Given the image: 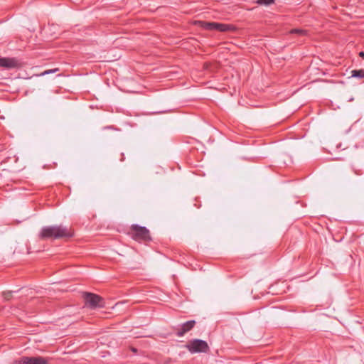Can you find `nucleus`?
Listing matches in <instances>:
<instances>
[{"mask_svg":"<svg viewBox=\"0 0 364 364\" xmlns=\"http://www.w3.org/2000/svg\"><path fill=\"white\" fill-rule=\"evenodd\" d=\"M58 70H59V68H54V69L46 70L44 72H43L41 74V75L43 76V75H48V74H50V73H54L55 72H58Z\"/></svg>","mask_w":364,"mask_h":364,"instance_id":"f8f14e48","label":"nucleus"},{"mask_svg":"<svg viewBox=\"0 0 364 364\" xmlns=\"http://www.w3.org/2000/svg\"><path fill=\"white\" fill-rule=\"evenodd\" d=\"M306 32V31L305 30L299 29V28H294L290 31L291 33L301 35V36L305 35Z\"/></svg>","mask_w":364,"mask_h":364,"instance_id":"9d476101","label":"nucleus"},{"mask_svg":"<svg viewBox=\"0 0 364 364\" xmlns=\"http://www.w3.org/2000/svg\"><path fill=\"white\" fill-rule=\"evenodd\" d=\"M85 305L91 309L103 306V299L101 296L90 292L83 293Z\"/></svg>","mask_w":364,"mask_h":364,"instance_id":"423d86ee","label":"nucleus"},{"mask_svg":"<svg viewBox=\"0 0 364 364\" xmlns=\"http://www.w3.org/2000/svg\"><path fill=\"white\" fill-rule=\"evenodd\" d=\"M195 325L196 321L190 320L178 326L175 328L176 336L178 337L183 336L186 333L189 332L191 329H193Z\"/></svg>","mask_w":364,"mask_h":364,"instance_id":"0eeeda50","label":"nucleus"},{"mask_svg":"<svg viewBox=\"0 0 364 364\" xmlns=\"http://www.w3.org/2000/svg\"><path fill=\"white\" fill-rule=\"evenodd\" d=\"M359 55L364 58V52L363 51L360 52Z\"/></svg>","mask_w":364,"mask_h":364,"instance_id":"2eb2a0df","label":"nucleus"},{"mask_svg":"<svg viewBox=\"0 0 364 364\" xmlns=\"http://www.w3.org/2000/svg\"><path fill=\"white\" fill-rule=\"evenodd\" d=\"M121 304V302H117V303H115V306H117L118 304Z\"/></svg>","mask_w":364,"mask_h":364,"instance_id":"f3484780","label":"nucleus"},{"mask_svg":"<svg viewBox=\"0 0 364 364\" xmlns=\"http://www.w3.org/2000/svg\"><path fill=\"white\" fill-rule=\"evenodd\" d=\"M185 348L192 354L207 353L210 349L205 341L198 338L189 341L186 344Z\"/></svg>","mask_w":364,"mask_h":364,"instance_id":"f03ea898","label":"nucleus"},{"mask_svg":"<svg viewBox=\"0 0 364 364\" xmlns=\"http://www.w3.org/2000/svg\"><path fill=\"white\" fill-rule=\"evenodd\" d=\"M196 23L199 24L203 28L209 31L215 30L221 32H226L235 30L234 26L230 24L200 21H197Z\"/></svg>","mask_w":364,"mask_h":364,"instance_id":"20e7f679","label":"nucleus"},{"mask_svg":"<svg viewBox=\"0 0 364 364\" xmlns=\"http://www.w3.org/2000/svg\"><path fill=\"white\" fill-rule=\"evenodd\" d=\"M132 350L134 352V353H136V348H132Z\"/></svg>","mask_w":364,"mask_h":364,"instance_id":"dca6fc26","label":"nucleus"},{"mask_svg":"<svg viewBox=\"0 0 364 364\" xmlns=\"http://www.w3.org/2000/svg\"><path fill=\"white\" fill-rule=\"evenodd\" d=\"M50 359L42 356H22L14 360L12 364H49Z\"/></svg>","mask_w":364,"mask_h":364,"instance_id":"39448f33","label":"nucleus"},{"mask_svg":"<svg viewBox=\"0 0 364 364\" xmlns=\"http://www.w3.org/2000/svg\"><path fill=\"white\" fill-rule=\"evenodd\" d=\"M351 76L360 79L364 78V70H353L351 71Z\"/></svg>","mask_w":364,"mask_h":364,"instance_id":"1a4fd4ad","label":"nucleus"},{"mask_svg":"<svg viewBox=\"0 0 364 364\" xmlns=\"http://www.w3.org/2000/svg\"><path fill=\"white\" fill-rule=\"evenodd\" d=\"M131 234L134 240L139 242H148L151 240L149 230L144 226L132 225L131 226Z\"/></svg>","mask_w":364,"mask_h":364,"instance_id":"7ed1b4c3","label":"nucleus"},{"mask_svg":"<svg viewBox=\"0 0 364 364\" xmlns=\"http://www.w3.org/2000/svg\"><path fill=\"white\" fill-rule=\"evenodd\" d=\"M353 171L354 172L355 174L358 175V176L362 174V173L360 171L356 170L355 168H353Z\"/></svg>","mask_w":364,"mask_h":364,"instance_id":"4468645a","label":"nucleus"},{"mask_svg":"<svg viewBox=\"0 0 364 364\" xmlns=\"http://www.w3.org/2000/svg\"><path fill=\"white\" fill-rule=\"evenodd\" d=\"M275 0H257V4L261 5H269L272 4Z\"/></svg>","mask_w":364,"mask_h":364,"instance_id":"9b49d317","label":"nucleus"},{"mask_svg":"<svg viewBox=\"0 0 364 364\" xmlns=\"http://www.w3.org/2000/svg\"><path fill=\"white\" fill-rule=\"evenodd\" d=\"M73 232L70 228L63 225H51L43 227L38 233L41 240H56L63 237H71Z\"/></svg>","mask_w":364,"mask_h":364,"instance_id":"f257e3e1","label":"nucleus"},{"mask_svg":"<svg viewBox=\"0 0 364 364\" xmlns=\"http://www.w3.org/2000/svg\"><path fill=\"white\" fill-rule=\"evenodd\" d=\"M21 63L15 58H0V67L6 69H12L19 68Z\"/></svg>","mask_w":364,"mask_h":364,"instance_id":"6e6552de","label":"nucleus"},{"mask_svg":"<svg viewBox=\"0 0 364 364\" xmlns=\"http://www.w3.org/2000/svg\"><path fill=\"white\" fill-rule=\"evenodd\" d=\"M3 296L5 300H9L12 296V292L11 291L4 292Z\"/></svg>","mask_w":364,"mask_h":364,"instance_id":"ddd939ff","label":"nucleus"}]
</instances>
